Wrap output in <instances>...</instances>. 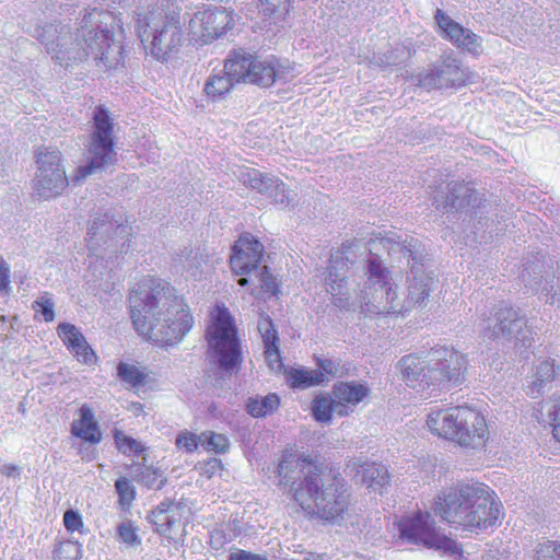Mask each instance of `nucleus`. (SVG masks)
<instances>
[{
	"label": "nucleus",
	"mask_w": 560,
	"mask_h": 560,
	"mask_svg": "<svg viewBox=\"0 0 560 560\" xmlns=\"http://www.w3.org/2000/svg\"><path fill=\"white\" fill-rule=\"evenodd\" d=\"M317 366L326 374L334 377L342 375L340 362L329 358H317Z\"/></svg>",
	"instance_id": "09e8293b"
},
{
	"label": "nucleus",
	"mask_w": 560,
	"mask_h": 560,
	"mask_svg": "<svg viewBox=\"0 0 560 560\" xmlns=\"http://www.w3.org/2000/svg\"><path fill=\"white\" fill-rule=\"evenodd\" d=\"M139 477V480L149 488L161 489L164 485V480L160 479L162 476L149 467H144Z\"/></svg>",
	"instance_id": "c03bdc74"
},
{
	"label": "nucleus",
	"mask_w": 560,
	"mask_h": 560,
	"mask_svg": "<svg viewBox=\"0 0 560 560\" xmlns=\"http://www.w3.org/2000/svg\"><path fill=\"white\" fill-rule=\"evenodd\" d=\"M242 82L268 88L276 82H289L294 78L293 70L283 66L276 57L260 59L245 51H235Z\"/></svg>",
	"instance_id": "ddd939ff"
},
{
	"label": "nucleus",
	"mask_w": 560,
	"mask_h": 560,
	"mask_svg": "<svg viewBox=\"0 0 560 560\" xmlns=\"http://www.w3.org/2000/svg\"><path fill=\"white\" fill-rule=\"evenodd\" d=\"M542 291L550 293V303H558L560 305V277L557 280L556 285H551L550 289L548 287H544Z\"/></svg>",
	"instance_id": "4d7b16f0"
},
{
	"label": "nucleus",
	"mask_w": 560,
	"mask_h": 560,
	"mask_svg": "<svg viewBox=\"0 0 560 560\" xmlns=\"http://www.w3.org/2000/svg\"><path fill=\"white\" fill-rule=\"evenodd\" d=\"M290 385L293 388L306 389L324 382V373L316 370L293 369L289 373Z\"/></svg>",
	"instance_id": "7c9ffc66"
},
{
	"label": "nucleus",
	"mask_w": 560,
	"mask_h": 560,
	"mask_svg": "<svg viewBox=\"0 0 560 560\" xmlns=\"http://www.w3.org/2000/svg\"><path fill=\"white\" fill-rule=\"evenodd\" d=\"M264 246L250 234L241 235L233 246L230 265L236 275H252L262 258Z\"/></svg>",
	"instance_id": "a211bd4d"
},
{
	"label": "nucleus",
	"mask_w": 560,
	"mask_h": 560,
	"mask_svg": "<svg viewBox=\"0 0 560 560\" xmlns=\"http://www.w3.org/2000/svg\"><path fill=\"white\" fill-rule=\"evenodd\" d=\"M271 176L262 175L257 170H248L242 172L240 175V180L247 187L258 190L260 194L266 192L268 190V186L270 183Z\"/></svg>",
	"instance_id": "f704fd0d"
},
{
	"label": "nucleus",
	"mask_w": 560,
	"mask_h": 560,
	"mask_svg": "<svg viewBox=\"0 0 560 560\" xmlns=\"http://www.w3.org/2000/svg\"><path fill=\"white\" fill-rule=\"evenodd\" d=\"M502 510L489 487L479 482H459L444 490L434 509L450 525L467 532L497 526L503 517Z\"/></svg>",
	"instance_id": "39448f33"
},
{
	"label": "nucleus",
	"mask_w": 560,
	"mask_h": 560,
	"mask_svg": "<svg viewBox=\"0 0 560 560\" xmlns=\"http://www.w3.org/2000/svg\"><path fill=\"white\" fill-rule=\"evenodd\" d=\"M131 228L125 215L114 208L94 211L86 228V247L90 255L113 259L130 247Z\"/></svg>",
	"instance_id": "6e6552de"
},
{
	"label": "nucleus",
	"mask_w": 560,
	"mask_h": 560,
	"mask_svg": "<svg viewBox=\"0 0 560 560\" xmlns=\"http://www.w3.org/2000/svg\"><path fill=\"white\" fill-rule=\"evenodd\" d=\"M257 328L265 343V354H267L269 359H271V357L278 359V336L270 317L260 315Z\"/></svg>",
	"instance_id": "c756f323"
},
{
	"label": "nucleus",
	"mask_w": 560,
	"mask_h": 560,
	"mask_svg": "<svg viewBox=\"0 0 560 560\" xmlns=\"http://www.w3.org/2000/svg\"><path fill=\"white\" fill-rule=\"evenodd\" d=\"M229 560H267V558L262 555L253 553L250 551L237 550L230 553Z\"/></svg>",
	"instance_id": "864d4df0"
},
{
	"label": "nucleus",
	"mask_w": 560,
	"mask_h": 560,
	"mask_svg": "<svg viewBox=\"0 0 560 560\" xmlns=\"http://www.w3.org/2000/svg\"><path fill=\"white\" fill-rule=\"evenodd\" d=\"M534 560H560V540H546L538 544Z\"/></svg>",
	"instance_id": "58836bf2"
},
{
	"label": "nucleus",
	"mask_w": 560,
	"mask_h": 560,
	"mask_svg": "<svg viewBox=\"0 0 560 560\" xmlns=\"http://www.w3.org/2000/svg\"><path fill=\"white\" fill-rule=\"evenodd\" d=\"M129 306L138 334L161 346L179 342L194 325L183 300L153 279L142 281L130 292Z\"/></svg>",
	"instance_id": "7ed1b4c3"
},
{
	"label": "nucleus",
	"mask_w": 560,
	"mask_h": 560,
	"mask_svg": "<svg viewBox=\"0 0 560 560\" xmlns=\"http://www.w3.org/2000/svg\"><path fill=\"white\" fill-rule=\"evenodd\" d=\"M117 375L132 387L142 386L147 382V374L135 364L120 362L117 365Z\"/></svg>",
	"instance_id": "473e14b6"
},
{
	"label": "nucleus",
	"mask_w": 560,
	"mask_h": 560,
	"mask_svg": "<svg viewBox=\"0 0 560 560\" xmlns=\"http://www.w3.org/2000/svg\"><path fill=\"white\" fill-rule=\"evenodd\" d=\"M401 246L400 252L412 260L407 278V295L401 300L394 290V282L388 268L377 258L366 261L364 284L359 290L351 288L347 279L348 257L351 245L342 244L341 249L331 254L324 282L326 291L331 294V303L339 310H350L359 305L366 306L372 313H404L415 307H424L434 287V277L427 272L424 265L418 260L411 242Z\"/></svg>",
	"instance_id": "f257e3e1"
},
{
	"label": "nucleus",
	"mask_w": 560,
	"mask_h": 560,
	"mask_svg": "<svg viewBox=\"0 0 560 560\" xmlns=\"http://www.w3.org/2000/svg\"><path fill=\"white\" fill-rule=\"evenodd\" d=\"M250 277L255 276V278L260 282L261 289L271 294H276L278 291V282L277 278L273 277L268 268L266 266L262 267L261 271H258V268L256 271H253Z\"/></svg>",
	"instance_id": "79ce46f5"
},
{
	"label": "nucleus",
	"mask_w": 560,
	"mask_h": 560,
	"mask_svg": "<svg viewBox=\"0 0 560 560\" xmlns=\"http://www.w3.org/2000/svg\"><path fill=\"white\" fill-rule=\"evenodd\" d=\"M242 82L235 55L230 54L224 62L223 70L211 74L203 85L206 96L212 101H219L230 93L234 84Z\"/></svg>",
	"instance_id": "aec40b11"
},
{
	"label": "nucleus",
	"mask_w": 560,
	"mask_h": 560,
	"mask_svg": "<svg viewBox=\"0 0 560 560\" xmlns=\"http://www.w3.org/2000/svg\"><path fill=\"white\" fill-rule=\"evenodd\" d=\"M223 468L221 459L210 458L200 466L201 475L211 478L214 474Z\"/></svg>",
	"instance_id": "603ef678"
},
{
	"label": "nucleus",
	"mask_w": 560,
	"mask_h": 560,
	"mask_svg": "<svg viewBox=\"0 0 560 560\" xmlns=\"http://www.w3.org/2000/svg\"><path fill=\"white\" fill-rule=\"evenodd\" d=\"M559 373L560 365H557L555 360L546 359L540 361L535 368L534 380L528 386L527 394L533 397L538 396L544 387L552 382Z\"/></svg>",
	"instance_id": "bb28decb"
},
{
	"label": "nucleus",
	"mask_w": 560,
	"mask_h": 560,
	"mask_svg": "<svg viewBox=\"0 0 560 560\" xmlns=\"http://www.w3.org/2000/svg\"><path fill=\"white\" fill-rule=\"evenodd\" d=\"M1 472L9 478H18L21 474V468L13 464H5L1 467Z\"/></svg>",
	"instance_id": "bf43d9fd"
},
{
	"label": "nucleus",
	"mask_w": 560,
	"mask_h": 560,
	"mask_svg": "<svg viewBox=\"0 0 560 560\" xmlns=\"http://www.w3.org/2000/svg\"><path fill=\"white\" fill-rule=\"evenodd\" d=\"M355 470L354 478L357 482L364 485L366 488L372 489L374 492H382L383 489L389 483V474L386 466L377 463H364L362 465L355 464L351 471Z\"/></svg>",
	"instance_id": "4be33fe9"
},
{
	"label": "nucleus",
	"mask_w": 560,
	"mask_h": 560,
	"mask_svg": "<svg viewBox=\"0 0 560 560\" xmlns=\"http://www.w3.org/2000/svg\"><path fill=\"white\" fill-rule=\"evenodd\" d=\"M233 25L232 12L221 5L199 8L188 22L191 39L203 44L223 35Z\"/></svg>",
	"instance_id": "2eb2a0df"
},
{
	"label": "nucleus",
	"mask_w": 560,
	"mask_h": 560,
	"mask_svg": "<svg viewBox=\"0 0 560 560\" xmlns=\"http://www.w3.org/2000/svg\"><path fill=\"white\" fill-rule=\"evenodd\" d=\"M36 164L37 171L33 179L35 195L44 200L61 195L69 185L61 152L57 149H39L36 153Z\"/></svg>",
	"instance_id": "f8f14e48"
},
{
	"label": "nucleus",
	"mask_w": 560,
	"mask_h": 560,
	"mask_svg": "<svg viewBox=\"0 0 560 560\" xmlns=\"http://www.w3.org/2000/svg\"><path fill=\"white\" fill-rule=\"evenodd\" d=\"M482 560H501V557H499L497 553L490 551L482 557Z\"/></svg>",
	"instance_id": "680f3d73"
},
{
	"label": "nucleus",
	"mask_w": 560,
	"mask_h": 560,
	"mask_svg": "<svg viewBox=\"0 0 560 560\" xmlns=\"http://www.w3.org/2000/svg\"><path fill=\"white\" fill-rule=\"evenodd\" d=\"M114 16L96 8L85 11L74 37L66 32V27L54 24L37 25L34 30L36 37L52 58L78 60L92 57L96 65L104 69H113L122 60V47L113 39L108 25Z\"/></svg>",
	"instance_id": "f03ea898"
},
{
	"label": "nucleus",
	"mask_w": 560,
	"mask_h": 560,
	"mask_svg": "<svg viewBox=\"0 0 560 560\" xmlns=\"http://www.w3.org/2000/svg\"><path fill=\"white\" fill-rule=\"evenodd\" d=\"M92 130L86 143V164L77 168L75 175L71 178L78 183L89 175L103 171L117 161V153L114 149V119L104 106H96L93 112Z\"/></svg>",
	"instance_id": "1a4fd4ad"
},
{
	"label": "nucleus",
	"mask_w": 560,
	"mask_h": 560,
	"mask_svg": "<svg viewBox=\"0 0 560 560\" xmlns=\"http://www.w3.org/2000/svg\"><path fill=\"white\" fill-rule=\"evenodd\" d=\"M469 79L467 69L451 55H443L440 63L418 75V85L425 89L459 86Z\"/></svg>",
	"instance_id": "f3484780"
},
{
	"label": "nucleus",
	"mask_w": 560,
	"mask_h": 560,
	"mask_svg": "<svg viewBox=\"0 0 560 560\" xmlns=\"http://www.w3.org/2000/svg\"><path fill=\"white\" fill-rule=\"evenodd\" d=\"M9 269L3 260H0V291H7L9 284Z\"/></svg>",
	"instance_id": "13d9d810"
},
{
	"label": "nucleus",
	"mask_w": 560,
	"mask_h": 560,
	"mask_svg": "<svg viewBox=\"0 0 560 560\" xmlns=\"http://www.w3.org/2000/svg\"><path fill=\"white\" fill-rule=\"evenodd\" d=\"M533 417L538 423L552 427L553 436L560 442V397L540 401Z\"/></svg>",
	"instance_id": "a878e982"
},
{
	"label": "nucleus",
	"mask_w": 560,
	"mask_h": 560,
	"mask_svg": "<svg viewBox=\"0 0 560 560\" xmlns=\"http://www.w3.org/2000/svg\"><path fill=\"white\" fill-rule=\"evenodd\" d=\"M170 513L163 511H152V523L156 526V530L161 534V528H164Z\"/></svg>",
	"instance_id": "6e6d98bb"
},
{
	"label": "nucleus",
	"mask_w": 560,
	"mask_h": 560,
	"mask_svg": "<svg viewBox=\"0 0 560 560\" xmlns=\"http://www.w3.org/2000/svg\"><path fill=\"white\" fill-rule=\"evenodd\" d=\"M435 20L444 38L468 52L480 54L482 39L471 30L463 27L440 9L435 12Z\"/></svg>",
	"instance_id": "6ab92c4d"
},
{
	"label": "nucleus",
	"mask_w": 560,
	"mask_h": 560,
	"mask_svg": "<svg viewBox=\"0 0 560 560\" xmlns=\"http://www.w3.org/2000/svg\"><path fill=\"white\" fill-rule=\"evenodd\" d=\"M266 359L268 360L269 364L272 365L273 363H278L280 361V355L278 354V359H276V357H271V359H269L266 355Z\"/></svg>",
	"instance_id": "e2e57ef3"
},
{
	"label": "nucleus",
	"mask_w": 560,
	"mask_h": 560,
	"mask_svg": "<svg viewBox=\"0 0 560 560\" xmlns=\"http://www.w3.org/2000/svg\"><path fill=\"white\" fill-rule=\"evenodd\" d=\"M411 56V52L405 46L397 47L388 54L384 55L382 62L386 66H395L401 63Z\"/></svg>",
	"instance_id": "a18cd8bd"
},
{
	"label": "nucleus",
	"mask_w": 560,
	"mask_h": 560,
	"mask_svg": "<svg viewBox=\"0 0 560 560\" xmlns=\"http://www.w3.org/2000/svg\"><path fill=\"white\" fill-rule=\"evenodd\" d=\"M482 336L488 339L514 340L522 347H529L533 338L526 317L510 306L498 307L492 317L483 320Z\"/></svg>",
	"instance_id": "4468645a"
},
{
	"label": "nucleus",
	"mask_w": 560,
	"mask_h": 560,
	"mask_svg": "<svg viewBox=\"0 0 560 560\" xmlns=\"http://www.w3.org/2000/svg\"><path fill=\"white\" fill-rule=\"evenodd\" d=\"M280 398L277 394L271 393L264 397H250L246 404L247 412L255 417H266L279 408Z\"/></svg>",
	"instance_id": "cd10ccee"
},
{
	"label": "nucleus",
	"mask_w": 560,
	"mask_h": 560,
	"mask_svg": "<svg viewBox=\"0 0 560 560\" xmlns=\"http://www.w3.org/2000/svg\"><path fill=\"white\" fill-rule=\"evenodd\" d=\"M72 434L92 444L101 441V432L94 420L92 409L88 405L80 408V419L73 421L71 428Z\"/></svg>",
	"instance_id": "393cba45"
},
{
	"label": "nucleus",
	"mask_w": 560,
	"mask_h": 560,
	"mask_svg": "<svg viewBox=\"0 0 560 560\" xmlns=\"http://www.w3.org/2000/svg\"><path fill=\"white\" fill-rule=\"evenodd\" d=\"M338 410L334 396H317L312 401L313 417L319 422H329L331 415H338Z\"/></svg>",
	"instance_id": "2f4dec72"
},
{
	"label": "nucleus",
	"mask_w": 560,
	"mask_h": 560,
	"mask_svg": "<svg viewBox=\"0 0 560 560\" xmlns=\"http://www.w3.org/2000/svg\"><path fill=\"white\" fill-rule=\"evenodd\" d=\"M63 524L70 532L79 530L83 525L81 515L73 510L66 511L63 515Z\"/></svg>",
	"instance_id": "3c124183"
},
{
	"label": "nucleus",
	"mask_w": 560,
	"mask_h": 560,
	"mask_svg": "<svg viewBox=\"0 0 560 560\" xmlns=\"http://www.w3.org/2000/svg\"><path fill=\"white\" fill-rule=\"evenodd\" d=\"M144 1L151 9L139 14L138 36L148 54L156 60H166L183 43L180 11L184 0Z\"/></svg>",
	"instance_id": "423d86ee"
},
{
	"label": "nucleus",
	"mask_w": 560,
	"mask_h": 560,
	"mask_svg": "<svg viewBox=\"0 0 560 560\" xmlns=\"http://www.w3.org/2000/svg\"><path fill=\"white\" fill-rule=\"evenodd\" d=\"M179 510L178 505L171 501L161 502L154 511H163L164 513L177 512Z\"/></svg>",
	"instance_id": "052dcab7"
},
{
	"label": "nucleus",
	"mask_w": 560,
	"mask_h": 560,
	"mask_svg": "<svg viewBox=\"0 0 560 560\" xmlns=\"http://www.w3.org/2000/svg\"><path fill=\"white\" fill-rule=\"evenodd\" d=\"M370 393V388L362 383L338 382L332 387V396L339 410L338 416L345 417L353 411V408L360 404Z\"/></svg>",
	"instance_id": "412c9836"
},
{
	"label": "nucleus",
	"mask_w": 560,
	"mask_h": 560,
	"mask_svg": "<svg viewBox=\"0 0 560 560\" xmlns=\"http://www.w3.org/2000/svg\"><path fill=\"white\" fill-rule=\"evenodd\" d=\"M80 557L81 545L78 541H61L54 550V560H79Z\"/></svg>",
	"instance_id": "e433bc0d"
},
{
	"label": "nucleus",
	"mask_w": 560,
	"mask_h": 560,
	"mask_svg": "<svg viewBox=\"0 0 560 560\" xmlns=\"http://www.w3.org/2000/svg\"><path fill=\"white\" fill-rule=\"evenodd\" d=\"M119 539L129 546H139L141 539L137 534V528L131 521L121 523L117 528Z\"/></svg>",
	"instance_id": "a19ab883"
},
{
	"label": "nucleus",
	"mask_w": 560,
	"mask_h": 560,
	"mask_svg": "<svg viewBox=\"0 0 560 560\" xmlns=\"http://www.w3.org/2000/svg\"><path fill=\"white\" fill-rule=\"evenodd\" d=\"M248 282H249V280L247 278H245V277L240 278L238 281H237V283L240 285H242V287L248 284Z\"/></svg>",
	"instance_id": "0e129e2a"
},
{
	"label": "nucleus",
	"mask_w": 560,
	"mask_h": 560,
	"mask_svg": "<svg viewBox=\"0 0 560 560\" xmlns=\"http://www.w3.org/2000/svg\"><path fill=\"white\" fill-rule=\"evenodd\" d=\"M394 524L398 528L399 537L408 544L448 553L454 560H468L460 546L435 527V522L428 512L404 516Z\"/></svg>",
	"instance_id": "9b49d317"
},
{
	"label": "nucleus",
	"mask_w": 560,
	"mask_h": 560,
	"mask_svg": "<svg viewBox=\"0 0 560 560\" xmlns=\"http://www.w3.org/2000/svg\"><path fill=\"white\" fill-rule=\"evenodd\" d=\"M57 331L58 336L69 349L78 346L79 342H83L84 336L72 324L61 323L58 325Z\"/></svg>",
	"instance_id": "4c0bfd02"
},
{
	"label": "nucleus",
	"mask_w": 560,
	"mask_h": 560,
	"mask_svg": "<svg viewBox=\"0 0 560 560\" xmlns=\"http://www.w3.org/2000/svg\"><path fill=\"white\" fill-rule=\"evenodd\" d=\"M70 350L74 352L79 361L85 364H91L95 360V353L88 345L85 338L83 339V342H79L78 346H74Z\"/></svg>",
	"instance_id": "de8ad7c7"
},
{
	"label": "nucleus",
	"mask_w": 560,
	"mask_h": 560,
	"mask_svg": "<svg viewBox=\"0 0 560 560\" xmlns=\"http://www.w3.org/2000/svg\"><path fill=\"white\" fill-rule=\"evenodd\" d=\"M429 380L451 385L465 381L468 361L465 354L453 348L439 347L432 350Z\"/></svg>",
	"instance_id": "dca6fc26"
},
{
	"label": "nucleus",
	"mask_w": 560,
	"mask_h": 560,
	"mask_svg": "<svg viewBox=\"0 0 560 560\" xmlns=\"http://www.w3.org/2000/svg\"><path fill=\"white\" fill-rule=\"evenodd\" d=\"M207 338L218 368L228 375L236 374L241 370L243 354L234 319L225 306H217Z\"/></svg>",
	"instance_id": "9d476101"
},
{
	"label": "nucleus",
	"mask_w": 560,
	"mask_h": 560,
	"mask_svg": "<svg viewBox=\"0 0 560 560\" xmlns=\"http://www.w3.org/2000/svg\"><path fill=\"white\" fill-rule=\"evenodd\" d=\"M207 444L210 450L217 453H225L229 450L230 442L224 434L210 432L207 436Z\"/></svg>",
	"instance_id": "49530a36"
},
{
	"label": "nucleus",
	"mask_w": 560,
	"mask_h": 560,
	"mask_svg": "<svg viewBox=\"0 0 560 560\" xmlns=\"http://www.w3.org/2000/svg\"><path fill=\"white\" fill-rule=\"evenodd\" d=\"M114 438L117 448L124 454H138L144 450V447L139 441L125 435L120 431H116Z\"/></svg>",
	"instance_id": "ea45409f"
},
{
	"label": "nucleus",
	"mask_w": 560,
	"mask_h": 560,
	"mask_svg": "<svg viewBox=\"0 0 560 560\" xmlns=\"http://www.w3.org/2000/svg\"><path fill=\"white\" fill-rule=\"evenodd\" d=\"M176 446L187 453H192L198 446L197 435L187 431L182 432L176 438Z\"/></svg>",
	"instance_id": "8fccbe9b"
},
{
	"label": "nucleus",
	"mask_w": 560,
	"mask_h": 560,
	"mask_svg": "<svg viewBox=\"0 0 560 560\" xmlns=\"http://www.w3.org/2000/svg\"><path fill=\"white\" fill-rule=\"evenodd\" d=\"M265 196L284 209L290 208L292 203V198L288 192L287 186L276 177L270 178L268 190H266Z\"/></svg>",
	"instance_id": "72a5a7b5"
},
{
	"label": "nucleus",
	"mask_w": 560,
	"mask_h": 560,
	"mask_svg": "<svg viewBox=\"0 0 560 560\" xmlns=\"http://www.w3.org/2000/svg\"><path fill=\"white\" fill-rule=\"evenodd\" d=\"M178 516H179V510H177V512H172L168 514L166 525L164 526V528H161L162 535L167 536L173 532V529L176 527V525L178 523Z\"/></svg>",
	"instance_id": "5fc2aeb1"
},
{
	"label": "nucleus",
	"mask_w": 560,
	"mask_h": 560,
	"mask_svg": "<svg viewBox=\"0 0 560 560\" xmlns=\"http://www.w3.org/2000/svg\"><path fill=\"white\" fill-rule=\"evenodd\" d=\"M427 425L438 436L472 450L483 448L490 438L485 416L467 406L431 412Z\"/></svg>",
	"instance_id": "0eeeda50"
},
{
	"label": "nucleus",
	"mask_w": 560,
	"mask_h": 560,
	"mask_svg": "<svg viewBox=\"0 0 560 560\" xmlns=\"http://www.w3.org/2000/svg\"><path fill=\"white\" fill-rule=\"evenodd\" d=\"M448 194L443 201L435 200L438 208L448 212L452 210H462L469 206H475L477 194L474 188L459 182H452L447 185Z\"/></svg>",
	"instance_id": "5701e85b"
},
{
	"label": "nucleus",
	"mask_w": 560,
	"mask_h": 560,
	"mask_svg": "<svg viewBox=\"0 0 560 560\" xmlns=\"http://www.w3.org/2000/svg\"><path fill=\"white\" fill-rule=\"evenodd\" d=\"M33 308L40 314L45 322H52L55 318L54 302L50 299L40 298L34 302Z\"/></svg>",
	"instance_id": "37998d69"
},
{
	"label": "nucleus",
	"mask_w": 560,
	"mask_h": 560,
	"mask_svg": "<svg viewBox=\"0 0 560 560\" xmlns=\"http://www.w3.org/2000/svg\"><path fill=\"white\" fill-rule=\"evenodd\" d=\"M259 12L268 24H277L282 21L291 7V0H259Z\"/></svg>",
	"instance_id": "c85d7f7f"
},
{
	"label": "nucleus",
	"mask_w": 560,
	"mask_h": 560,
	"mask_svg": "<svg viewBox=\"0 0 560 560\" xmlns=\"http://www.w3.org/2000/svg\"><path fill=\"white\" fill-rule=\"evenodd\" d=\"M277 471L280 483L291 485L290 491L303 510L331 523L345 518L350 504L348 489L336 477L324 480L308 456L284 453Z\"/></svg>",
	"instance_id": "20e7f679"
},
{
	"label": "nucleus",
	"mask_w": 560,
	"mask_h": 560,
	"mask_svg": "<svg viewBox=\"0 0 560 560\" xmlns=\"http://www.w3.org/2000/svg\"><path fill=\"white\" fill-rule=\"evenodd\" d=\"M401 380L410 387H416L418 384L424 383L429 385V371L427 370L425 361L421 358L408 354L402 357L398 362Z\"/></svg>",
	"instance_id": "b1692460"
},
{
	"label": "nucleus",
	"mask_w": 560,
	"mask_h": 560,
	"mask_svg": "<svg viewBox=\"0 0 560 560\" xmlns=\"http://www.w3.org/2000/svg\"><path fill=\"white\" fill-rule=\"evenodd\" d=\"M115 489L118 494V503L121 509H129L136 498V489L131 481L126 477H120L115 482Z\"/></svg>",
	"instance_id": "c9c22d12"
}]
</instances>
